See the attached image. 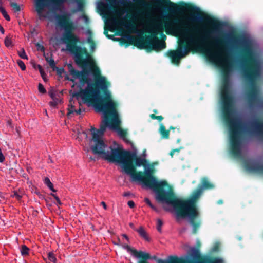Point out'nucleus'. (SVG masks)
Masks as SVG:
<instances>
[{
	"mask_svg": "<svg viewBox=\"0 0 263 263\" xmlns=\"http://www.w3.org/2000/svg\"><path fill=\"white\" fill-rule=\"evenodd\" d=\"M69 72L71 78L70 79L68 78L67 79L72 81L76 85L79 83V86L81 87L84 86L85 84H87V87L84 90L75 92L72 97L83 103H86L88 106L94 104L95 110L97 112L103 113V120L99 129H96L93 127H91L90 129L92 135L90 148L93 153L106 160L105 155H109L110 151L116 149L119 153H127L121 151L117 147L107 146L102 139L103 135L107 127L116 132L120 137L125 139L126 132L119 126L121 121L115 108V103L112 100H110L103 105L97 103L100 100V91L98 89L94 90L93 84L90 79L88 78L89 71L85 70L80 71L71 69Z\"/></svg>",
	"mask_w": 263,
	"mask_h": 263,
	"instance_id": "obj_1",
	"label": "nucleus"
},
{
	"mask_svg": "<svg viewBox=\"0 0 263 263\" xmlns=\"http://www.w3.org/2000/svg\"><path fill=\"white\" fill-rule=\"evenodd\" d=\"M213 30H206L204 27L199 29L197 33L189 32L185 29L181 21L176 18L166 21L164 27L167 33L179 36L180 43L186 42L188 47L184 49L180 46L176 50L168 53L174 63L178 64L180 59L185 57L190 52V49L202 50L209 60L216 65L221 67L224 71L230 70L231 64L229 58L224 54V49L217 36L214 37V43L209 42V46L206 43L209 39L213 38V34H216L218 25L216 23H212Z\"/></svg>",
	"mask_w": 263,
	"mask_h": 263,
	"instance_id": "obj_2",
	"label": "nucleus"
},
{
	"mask_svg": "<svg viewBox=\"0 0 263 263\" xmlns=\"http://www.w3.org/2000/svg\"><path fill=\"white\" fill-rule=\"evenodd\" d=\"M230 89V80L226 76L221 87V99L229 120L231 152L236 157L243 158L248 148L242 136L255 135L263 141V120L255 115L238 114L233 111V98Z\"/></svg>",
	"mask_w": 263,
	"mask_h": 263,
	"instance_id": "obj_3",
	"label": "nucleus"
},
{
	"mask_svg": "<svg viewBox=\"0 0 263 263\" xmlns=\"http://www.w3.org/2000/svg\"><path fill=\"white\" fill-rule=\"evenodd\" d=\"M110 153H111L109 155H105L106 161L109 162H115L119 164L122 169V172L130 177L132 182H137L143 189L153 190L155 193L157 200L163 204L165 210L166 203L158 199L157 195L159 194L162 198H165L167 196V194L173 195L170 192H164V194H162L158 191L159 189L167 185V182L163 180L158 181L152 175V171L149 164L144 165V173L147 177L142 176L139 173H135V168L133 165L132 157L129 153H119L116 149L110 151Z\"/></svg>",
	"mask_w": 263,
	"mask_h": 263,
	"instance_id": "obj_4",
	"label": "nucleus"
},
{
	"mask_svg": "<svg viewBox=\"0 0 263 263\" xmlns=\"http://www.w3.org/2000/svg\"><path fill=\"white\" fill-rule=\"evenodd\" d=\"M201 182V186L193 193L191 199L189 200H182L175 197L174 194H167L165 198H162L159 194L157 198L166 203L165 210L175 214L177 219L188 217L193 220L198 216V212L195 205L196 200L202 194L203 190L214 187L205 178L202 179Z\"/></svg>",
	"mask_w": 263,
	"mask_h": 263,
	"instance_id": "obj_5",
	"label": "nucleus"
},
{
	"mask_svg": "<svg viewBox=\"0 0 263 263\" xmlns=\"http://www.w3.org/2000/svg\"><path fill=\"white\" fill-rule=\"evenodd\" d=\"M262 72L263 61L257 57L251 58L243 70L245 79L251 84L246 99L249 106L256 109L263 108V96L254 83L260 78Z\"/></svg>",
	"mask_w": 263,
	"mask_h": 263,
	"instance_id": "obj_6",
	"label": "nucleus"
},
{
	"mask_svg": "<svg viewBox=\"0 0 263 263\" xmlns=\"http://www.w3.org/2000/svg\"><path fill=\"white\" fill-rule=\"evenodd\" d=\"M144 29L146 32L153 34V36H148L146 41L153 49L158 51L166 47L165 43L160 40L157 36L158 34L162 33L164 31V26L160 19H151V21L145 25Z\"/></svg>",
	"mask_w": 263,
	"mask_h": 263,
	"instance_id": "obj_7",
	"label": "nucleus"
},
{
	"mask_svg": "<svg viewBox=\"0 0 263 263\" xmlns=\"http://www.w3.org/2000/svg\"><path fill=\"white\" fill-rule=\"evenodd\" d=\"M115 9L111 10L110 6L107 3H102L100 6L101 14L109 16L106 20V24L110 30H115L119 28L123 24L122 17L127 16V11L124 9L119 8L116 5H112Z\"/></svg>",
	"mask_w": 263,
	"mask_h": 263,
	"instance_id": "obj_8",
	"label": "nucleus"
},
{
	"mask_svg": "<svg viewBox=\"0 0 263 263\" xmlns=\"http://www.w3.org/2000/svg\"><path fill=\"white\" fill-rule=\"evenodd\" d=\"M35 9L39 18L42 20L45 18H51L53 15L50 12H46L50 7L52 9L57 8L56 1L54 0H34Z\"/></svg>",
	"mask_w": 263,
	"mask_h": 263,
	"instance_id": "obj_9",
	"label": "nucleus"
},
{
	"mask_svg": "<svg viewBox=\"0 0 263 263\" xmlns=\"http://www.w3.org/2000/svg\"><path fill=\"white\" fill-rule=\"evenodd\" d=\"M245 168L249 172L263 174V163L260 160H249L245 162Z\"/></svg>",
	"mask_w": 263,
	"mask_h": 263,
	"instance_id": "obj_10",
	"label": "nucleus"
},
{
	"mask_svg": "<svg viewBox=\"0 0 263 263\" xmlns=\"http://www.w3.org/2000/svg\"><path fill=\"white\" fill-rule=\"evenodd\" d=\"M230 41L235 47H242L246 49H250L252 46L251 41L248 38H237L234 36L230 37Z\"/></svg>",
	"mask_w": 263,
	"mask_h": 263,
	"instance_id": "obj_11",
	"label": "nucleus"
},
{
	"mask_svg": "<svg viewBox=\"0 0 263 263\" xmlns=\"http://www.w3.org/2000/svg\"><path fill=\"white\" fill-rule=\"evenodd\" d=\"M73 130L76 134V135L74 136V137H75L76 139L82 140L83 139H87L88 137L87 133L83 130L79 125L74 127Z\"/></svg>",
	"mask_w": 263,
	"mask_h": 263,
	"instance_id": "obj_12",
	"label": "nucleus"
},
{
	"mask_svg": "<svg viewBox=\"0 0 263 263\" xmlns=\"http://www.w3.org/2000/svg\"><path fill=\"white\" fill-rule=\"evenodd\" d=\"M48 94L52 100V101L50 102V105L55 107L61 101V100L59 98L58 95L52 89L49 90Z\"/></svg>",
	"mask_w": 263,
	"mask_h": 263,
	"instance_id": "obj_13",
	"label": "nucleus"
},
{
	"mask_svg": "<svg viewBox=\"0 0 263 263\" xmlns=\"http://www.w3.org/2000/svg\"><path fill=\"white\" fill-rule=\"evenodd\" d=\"M74 103V102L72 99L69 100L68 112L67 114V115L69 117L70 116L71 114H73L74 112L76 113L77 115H80L82 112L85 111L84 109H82L81 108H79L78 109H76Z\"/></svg>",
	"mask_w": 263,
	"mask_h": 263,
	"instance_id": "obj_14",
	"label": "nucleus"
},
{
	"mask_svg": "<svg viewBox=\"0 0 263 263\" xmlns=\"http://www.w3.org/2000/svg\"><path fill=\"white\" fill-rule=\"evenodd\" d=\"M133 256L136 258H143L146 260L150 258V255L148 253L142 251H137L136 249L134 251Z\"/></svg>",
	"mask_w": 263,
	"mask_h": 263,
	"instance_id": "obj_15",
	"label": "nucleus"
},
{
	"mask_svg": "<svg viewBox=\"0 0 263 263\" xmlns=\"http://www.w3.org/2000/svg\"><path fill=\"white\" fill-rule=\"evenodd\" d=\"M64 36L66 40L74 43H77L80 41L79 37L72 33L70 31H66Z\"/></svg>",
	"mask_w": 263,
	"mask_h": 263,
	"instance_id": "obj_16",
	"label": "nucleus"
},
{
	"mask_svg": "<svg viewBox=\"0 0 263 263\" xmlns=\"http://www.w3.org/2000/svg\"><path fill=\"white\" fill-rule=\"evenodd\" d=\"M120 3L126 8H129L130 12L133 14L134 16H137V13L135 11V5L129 3H126L124 0H121Z\"/></svg>",
	"mask_w": 263,
	"mask_h": 263,
	"instance_id": "obj_17",
	"label": "nucleus"
},
{
	"mask_svg": "<svg viewBox=\"0 0 263 263\" xmlns=\"http://www.w3.org/2000/svg\"><path fill=\"white\" fill-rule=\"evenodd\" d=\"M96 84L99 88L103 90L106 89L107 87L105 83V78L104 77L97 79Z\"/></svg>",
	"mask_w": 263,
	"mask_h": 263,
	"instance_id": "obj_18",
	"label": "nucleus"
},
{
	"mask_svg": "<svg viewBox=\"0 0 263 263\" xmlns=\"http://www.w3.org/2000/svg\"><path fill=\"white\" fill-rule=\"evenodd\" d=\"M83 64L84 66L89 67V68L96 64L93 59L90 55H88L86 59L83 60Z\"/></svg>",
	"mask_w": 263,
	"mask_h": 263,
	"instance_id": "obj_19",
	"label": "nucleus"
},
{
	"mask_svg": "<svg viewBox=\"0 0 263 263\" xmlns=\"http://www.w3.org/2000/svg\"><path fill=\"white\" fill-rule=\"evenodd\" d=\"M189 253L194 259H198L200 257L199 250L195 247L191 248Z\"/></svg>",
	"mask_w": 263,
	"mask_h": 263,
	"instance_id": "obj_20",
	"label": "nucleus"
},
{
	"mask_svg": "<svg viewBox=\"0 0 263 263\" xmlns=\"http://www.w3.org/2000/svg\"><path fill=\"white\" fill-rule=\"evenodd\" d=\"M156 2L158 4L162 5H165V6H169L170 7L172 8H175L176 7V5L171 2L170 0H155Z\"/></svg>",
	"mask_w": 263,
	"mask_h": 263,
	"instance_id": "obj_21",
	"label": "nucleus"
},
{
	"mask_svg": "<svg viewBox=\"0 0 263 263\" xmlns=\"http://www.w3.org/2000/svg\"><path fill=\"white\" fill-rule=\"evenodd\" d=\"M81 49V48L79 46H76L68 44L66 46V49H63L62 50H67L71 53H73L74 51L78 52Z\"/></svg>",
	"mask_w": 263,
	"mask_h": 263,
	"instance_id": "obj_22",
	"label": "nucleus"
},
{
	"mask_svg": "<svg viewBox=\"0 0 263 263\" xmlns=\"http://www.w3.org/2000/svg\"><path fill=\"white\" fill-rule=\"evenodd\" d=\"M13 36L9 34L6 36L4 40V44L7 48H12L13 46L12 42Z\"/></svg>",
	"mask_w": 263,
	"mask_h": 263,
	"instance_id": "obj_23",
	"label": "nucleus"
},
{
	"mask_svg": "<svg viewBox=\"0 0 263 263\" xmlns=\"http://www.w3.org/2000/svg\"><path fill=\"white\" fill-rule=\"evenodd\" d=\"M45 57L46 61L49 64L50 66L53 70L57 69V67H56V64L53 59L51 57H49L48 55H45Z\"/></svg>",
	"mask_w": 263,
	"mask_h": 263,
	"instance_id": "obj_24",
	"label": "nucleus"
},
{
	"mask_svg": "<svg viewBox=\"0 0 263 263\" xmlns=\"http://www.w3.org/2000/svg\"><path fill=\"white\" fill-rule=\"evenodd\" d=\"M44 183L47 186V187L52 192H55L56 190H55L53 188V185L52 182L50 181L49 178L47 177H45L44 179Z\"/></svg>",
	"mask_w": 263,
	"mask_h": 263,
	"instance_id": "obj_25",
	"label": "nucleus"
},
{
	"mask_svg": "<svg viewBox=\"0 0 263 263\" xmlns=\"http://www.w3.org/2000/svg\"><path fill=\"white\" fill-rule=\"evenodd\" d=\"M89 69L90 72H91L96 77H100V71L99 68L97 67V66L96 64Z\"/></svg>",
	"mask_w": 263,
	"mask_h": 263,
	"instance_id": "obj_26",
	"label": "nucleus"
},
{
	"mask_svg": "<svg viewBox=\"0 0 263 263\" xmlns=\"http://www.w3.org/2000/svg\"><path fill=\"white\" fill-rule=\"evenodd\" d=\"M10 6L12 8L13 11L15 13H18L21 10L20 6L18 5L16 3L11 2Z\"/></svg>",
	"mask_w": 263,
	"mask_h": 263,
	"instance_id": "obj_27",
	"label": "nucleus"
},
{
	"mask_svg": "<svg viewBox=\"0 0 263 263\" xmlns=\"http://www.w3.org/2000/svg\"><path fill=\"white\" fill-rule=\"evenodd\" d=\"M146 162V160L143 158H137L136 159V165L137 166H141V165H144L145 163Z\"/></svg>",
	"mask_w": 263,
	"mask_h": 263,
	"instance_id": "obj_28",
	"label": "nucleus"
},
{
	"mask_svg": "<svg viewBox=\"0 0 263 263\" xmlns=\"http://www.w3.org/2000/svg\"><path fill=\"white\" fill-rule=\"evenodd\" d=\"M160 132L163 138H167L168 137V132L165 130L164 126L161 125L160 128Z\"/></svg>",
	"mask_w": 263,
	"mask_h": 263,
	"instance_id": "obj_29",
	"label": "nucleus"
},
{
	"mask_svg": "<svg viewBox=\"0 0 263 263\" xmlns=\"http://www.w3.org/2000/svg\"><path fill=\"white\" fill-rule=\"evenodd\" d=\"M29 249L26 245H22L21 247V253L22 255L28 254Z\"/></svg>",
	"mask_w": 263,
	"mask_h": 263,
	"instance_id": "obj_30",
	"label": "nucleus"
},
{
	"mask_svg": "<svg viewBox=\"0 0 263 263\" xmlns=\"http://www.w3.org/2000/svg\"><path fill=\"white\" fill-rule=\"evenodd\" d=\"M19 57L23 59H28V57L26 54L24 48H22L20 50L17 51Z\"/></svg>",
	"mask_w": 263,
	"mask_h": 263,
	"instance_id": "obj_31",
	"label": "nucleus"
},
{
	"mask_svg": "<svg viewBox=\"0 0 263 263\" xmlns=\"http://www.w3.org/2000/svg\"><path fill=\"white\" fill-rule=\"evenodd\" d=\"M139 235L145 239H147L146 233L142 227H140L138 230Z\"/></svg>",
	"mask_w": 263,
	"mask_h": 263,
	"instance_id": "obj_32",
	"label": "nucleus"
},
{
	"mask_svg": "<svg viewBox=\"0 0 263 263\" xmlns=\"http://www.w3.org/2000/svg\"><path fill=\"white\" fill-rule=\"evenodd\" d=\"M48 259L53 263H55L57 259L54 256V254L52 252H49L48 254Z\"/></svg>",
	"mask_w": 263,
	"mask_h": 263,
	"instance_id": "obj_33",
	"label": "nucleus"
},
{
	"mask_svg": "<svg viewBox=\"0 0 263 263\" xmlns=\"http://www.w3.org/2000/svg\"><path fill=\"white\" fill-rule=\"evenodd\" d=\"M17 63L18 65L19 66V67H20V68L22 70H25L26 69V66L23 61H22V60H18L17 61Z\"/></svg>",
	"mask_w": 263,
	"mask_h": 263,
	"instance_id": "obj_34",
	"label": "nucleus"
},
{
	"mask_svg": "<svg viewBox=\"0 0 263 263\" xmlns=\"http://www.w3.org/2000/svg\"><path fill=\"white\" fill-rule=\"evenodd\" d=\"M163 224V222L161 219H158L157 221V229L159 232H161V227Z\"/></svg>",
	"mask_w": 263,
	"mask_h": 263,
	"instance_id": "obj_35",
	"label": "nucleus"
},
{
	"mask_svg": "<svg viewBox=\"0 0 263 263\" xmlns=\"http://www.w3.org/2000/svg\"><path fill=\"white\" fill-rule=\"evenodd\" d=\"M38 90L40 92L43 94L45 93L46 92V89L44 88V86L41 83L39 84Z\"/></svg>",
	"mask_w": 263,
	"mask_h": 263,
	"instance_id": "obj_36",
	"label": "nucleus"
},
{
	"mask_svg": "<svg viewBox=\"0 0 263 263\" xmlns=\"http://www.w3.org/2000/svg\"><path fill=\"white\" fill-rule=\"evenodd\" d=\"M123 248L126 250L129 253L131 254L132 255H133L134 253V251H135V249L131 248L130 246L128 245H124L123 246Z\"/></svg>",
	"mask_w": 263,
	"mask_h": 263,
	"instance_id": "obj_37",
	"label": "nucleus"
},
{
	"mask_svg": "<svg viewBox=\"0 0 263 263\" xmlns=\"http://www.w3.org/2000/svg\"><path fill=\"white\" fill-rule=\"evenodd\" d=\"M35 46H36L37 50L41 51H44L45 48H44V46L40 44V43H36Z\"/></svg>",
	"mask_w": 263,
	"mask_h": 263,
	"instance_id": "obj_38",
	"label": "nucleus"
},
{
	"mask_svg": "<svg viewBox=\"0 0 263 263\" xmlns=\"http://www.w3.org/2000/svg\"><path fill=\"white\" fill-rule=\"evenodd\" d=\"M39 70H40V73H41V75L42 78L43 79L44 81H46V79L45 78V73L44 70L42 69L41 66L39 65Z\"/></svg>",
	"mask_w": 263,
	"mask_h": 263,
	"instance_id": "obj_39",
	"label": "nucleus"
},
{
	"mask_svg": "<svg viewBox=\"0 0 263 263\" xmlns=\"http://www.w3.org/2000/svg\"><path fill=\"white\" fill-rule=\"evenodd\" d=\"M144 201L146 202V203L147 205H148L151 208L155 210H156V208L152 204V203L148 198H145Z\"/></svg>",
	"mask_w": 263,
	"mask_h": 263,
	"instance_id": "obj_40",
	"label": "nucleus"
},
{
	"mask_svg": "<svg viewBox=\"0 0 263 263\" xmlns=\"http://www.w3.org/2000/svg\"><path fill=\"white\" fill-rule=\"evenodd\" d=\"M82 19L84 20V22L86 24L89 23V20L87 16L86 15H82L81 16H80L78 18V20Z\"/></svg>",
	"mask_w": 263,
	"mask_h": 263,
	"instance_id": "obj_41",
	"label": "nucleus"
},
{
	"mask_svg": "<svg viewBox=\"0 0 263 263\" xmlns=\"http://www.w3.org/2000/svg\"><path fill=\"white\" fill-rule=\"evenodd\" d=\"M12 197L15 198L18 200L22 198V196L18 194L17 192H14V194L12 195Z\"/></svg>",
	"mask_w": 263,
	"mask_h": 263,
	"instance_id": "obj_42",
	"label": "nucleus"
},
{
	"mask_svg": "<svg viewBox=\"0 0 263 263\" xmlns=\"http://www.w3.org/2000/svg\"><path fill=\"white\" fill-rule=\"evenodd\" d=\"M51 196H52L55 199L57 203L58 204H61V201H60V200L59 199V198L55 195V194H51Z\"/></svg>",
	"mask_w": 263,
	"mask_h": 263,
	"instance_id": "obj_43",
	"label": "nucleus"
},
{
	"mask_svg": "<svg viewBox=\"0 0 263 263\" xmlns=\"http://www.w3.org/2000/svg\"><path fill=\"white\" fill-rule=\"evenodd\" d=\"M3 16H4V17L7 20V21H10V16H9V15L8 14L7 12H6L5 13H3Z\"/></svg>",
	"mask_w": 263,
	"mask_h": 263,
	"instance_id": "obj_44",
	"label": "nucleus"
},
{
	"mask_svg": "<svg viewBox=\"0 0 263 263\" xmlns=\"http://www.w3.org/2000/svg\"><path fill=\"white\" fill-rule=\"evenodd\" d=\"M127 204L130 208H133L135 206V203L132 200L129 201L127 203Z\"/></svg>",
	"mask_w": 263,
	"mask_h": 263,
	"instance_id": "obj_45",
	"label": "nucleus"
},
{
	"mask_svg": "<svg viewBox=\"0 0 263 263\" xmlns=\"http://www.w3.org/2000/svg\"><path fill=\"white\" fill-rule=\"evenodd\" d=\"M0 12L3 14V13H5L6 12V11L5 10L4 8H3L2 6H0Z\"/></svg>",
	"mask_w": 263,
	"mask_h": 263,
	"instance_id": "obj_46",
	"label": "nucleus"
},
{
	"mask_svg": "<svg viewBox=\"0 0 263 263\" xmlns=\"http://www.w3.org/2000/svg\"><path fill=\"white\" fill-rule=\"evenodd\" d=\"M86 35H87L88 36H91V30H89V29H88L86 31Z\"/></svg>",
	"mask_w": 263,
	"mask_h": 263,
	"instance_id": "obj_47",
	"label": "nucleus"
},
{
	"mask_svg": "<svg viewBox=\"0 0 263 263\" xmlns=\"http://www.w3.org/2000/svg\"><path fill=\"white\" fill-rule=\"evenodd\" d=\"M101 204L103 206V208L105 209V210H106L107 209V205L106 204V203H105V202L104 201H102L101 202Z\"/></svg>",
	"mask_w": 263,
	"mask_h": 263,
	"instance_id": "obj_48",
	"label": "nucleus"
},
{
	"mask_svg": "<svg viewBox=\"0 0 263 263\" xmlns=\"http://www.w3.org/2000/svg\"><path fill=\"white\" fill-rule=\"evenodd\" d=\"M87 41L88 43H91L92 42V39H91V36H88L87 39Z\"/></svg>",
	"mask_w": 263,
	"mask_h": 263,
	"instance_id": "obj_49",
	"label": "nucleus"
},
{
	"mask_svg": "<svg viewBox=\"0 0 263 263\" xmlns=\"http://www.w3.org/2000/svg\"><path fill=\"white\" fill-rule=\"evenodd\" d=\"M0 32L2 34H4V33H5V30L2 26H0Z\"/></svg>",
	"mask_w": 263,
	"mask_h": 263,
	"instance_id": "obj_50",
	"label": "nucleus"
},
{
	"mask_svg": "<svg viewBox=\"0 0 263 263\" xmlns=\"http://www.w3.org/2000/svg\"><path fill=\"white\" fill-rule=\"evenodd\" d=\"M122 236L126 239L127 240H128V236L126 234H122Z\"/></svg>",
	"mask_w": 263,
	"mask_h": 263,
	"instance_id": "obj_51",
	"label": "nucleus"
},
{
	"mask_svg": "<svg viewBox=\"0 0 263 263\" xmlns=\"http://www.w3.org/2000/svg\"><path fill=\"white\" fill-rule=\"evenodd\" d=\"M105 95L107 98H110V93L108 91L105 92Z\"/></svg>",
	"mask_w": 263,
	"mask_h": 263,
	"instance_id": "obj_52",
	"label": "nucleus"
},
{
	"mask_svg": "<svg viewBox=\"0 0 263 263\" xmlns=\"http://www.w3.org/2000/svg\"><path fill=\"white\" fill-rule=\"evenodd\" d=\"M157 118L159 120H161L162 119L161 116H158Z\"/></svg>",
	"mask_w": 263,
	"mask_h": 263,
	"instance_id": "obj_53",
	"label": "nucleus"
},
{
	"mask_svg": "<svg viewBox=\"0 0 263 263\" xmlns=\"http://www.w3.org/2000/svg\"><path fill=\"white\" fill-rule=\"evenodd\" d=\"M128 195H129V193H124V196H127Z\"/></svg>",
	"mask_w": 263,
	"mask_h": 263,
	"instance_id": "obj_54",
	"label": "nucleus"
},
{
	"mask_svg": "<svg viewBox=\"0 0 263 263\" xmlns=\"http://www.w3.org/2000/svg\"><path fill=\"white\" fill-rule=\"evenodd\" d=\"M76 56L77 57H79L80 56V55H79V53H76Z\"/></svg>",
	"mask_w": 263,
	"mask_h": 263,
	"instance_id": "obj_55",
	"label": "nucleus"
},
{
	"mask_svg": "<svg viewBox=\"0 0 263 263\" xmlns=\"http://www.w3.org/2000/svg\"><path fill=\"white\" fill-rule=\"evenodd\" d=\"M130 226L131 227H132L133 226V223H130Z\"/></svg>",
	"mask_w": 263,
	"mask_h": 263,
	"instance_id": "obj_56",
	"label": "nucleus"
},
{
	"mask_svg": "<svg viewBox=\"0 0 263 263\" xmlns=\"http://www.w3.org/2000/svg\"><path fill=\"white\" fill-rule=\"evenodd\" d=\"M107 36H108L109 38H110V39H111V36H110V35H107Z\"/></svg>",
	"mask_w": 263,
	"mask_h": 263,
	"instance_id": "obj_57",
	"label": "nucleus"
},
{
	"mask_svg": "<svg viewBox=\"0 0 263 263\" xmlns=\"http://www.w3.org/2000/svg\"><path fill=\"white\" fill-rule=\"evenodd\" d=\"M173 152H171V155H172V156H173Z\"/></svg>",
	"mask_w": 263,
	"mask_h": 263,
	"instance_id": "obj_58",
	"label": "nucleus"
},
{
	"mask_svg": "<svg viewBox=\"0 0 263 263\" xmlns=\"http://www.w3.org/2000/svg\"><path fill=\"white\" fill-rule=\"evenodd\" d=\"M133 2H136L137 1V0H132Z\"/></svg>",
	"mask_w": 263,
	"mask_h": 263,
	"instance_id": "obj_59",
	"label": "nucleus"
}]
</instances>
